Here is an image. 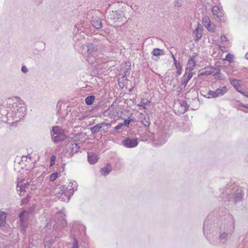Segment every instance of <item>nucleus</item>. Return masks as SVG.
<instances>
[{"label": "nucleus", "mask_w": 248, "mask_h": 248, "mask_svg": "<svg viewBox=\"0 0 248 248\" xmlns=\"http://www.w3.org/2000/svg\"><path fill=\"white\" fill-rule=\"evenodd\" d=\"M210 216L208 217H209ZM209 218H207L203 224V232L210 243L214 246H221L226 244L228 238L233 232L235 229V219L230 213L225 215L221 221L222 225L219 227V235L218 237L215 236L212 232H208V225Z\"/></svg>", "instance_id": "f257e3e1"}, {"label": "nucleus", "mask_w": 248, "mask_h": 248, "mask_svg": "<svg viewBox=\"0 0 248 248\" xmlns=\"http://www.w3.org/2000/svg\"><path fill=\"white\" fill-rule=\"evenodd\" d=\"M26 110L24 102L18 97H13L0 108V118L5 123H8V120L17 122L24 117Z\"/></svg>", "instance_id": "f03ea898"}, {"label": "nucleus", "mask_w": 248, "mask_h": 248, "mask_svg": "<svg viewBox=\"0 0 248 248\" xmlns=\"http://www.w3.org/2000/svg\"><path fill=\"white\" fill-rule=\"evenodd\" d=\"M82 47V53L88 63L99 64L107 62V56L102 53L101 49L96 45L88 43Z\"/></svg>", "instance_id": "7ed1b4c3"}, {"label": "nucleus", "mask_w": 248, "mask_h": 248, "mask_svg": "<svg viewBox=\"0 0 248 248\" xmlns=\"http://www.w3.org/2000/svg\"><path fill=\"white\" fill-rule=\"evenodd\" d=\"M234 186H232V188L234 189ZM227 194V198L229 199V201L232 200L233 202L235 203L239 202L241 200L243 197V194L242 192V190L237 187L236 188V189L233 190V191L231 193L228 194V192H226Z\"/></svg>", "instance_id": "20e7f679"}, {"label": "nucleus", "mask_w": 248, "mask_h": 248, "mask_svg": "<svg viewBox=\"0 0 248 248\" xmlns=\"http://www.w3.org/2000/svg\"><path fill=\"white\" fill-rule=\"evenodd\" d=\"M212 13L214 18L219 22H223L225 21L224 12L221 7L218 5H215L212 7Z\"/></svg>", "instance_id": "39448f33"}, {"label": "nucleus", "mask_w": 248, "mask_h": 248, "mask_svg": "<svg viewBox=\"0 0 248 248\" xmlns=\"http://www.w3.org/2000/svg\"><path fill=\"white\" fill-rule=\"evenodd\" d=\"M227 91L228 90L226 86H223L220 88H217L215 91L209 90L206 94V97L208 98H211L220 97L224 95Z\"/></svg>", "instance_id": "423d86ee"}, {"label": "nucleus", "mask_w": 248, "mask_h": 248, "mask_svg": "<svg viewBox=\"0 0 248 248\" xmlns=\"http://www.w3.org/2000/svg\"><path fill=\"white\" fill-rule=\"evenodd\" d=\"M122 145L128 148H133L137 147L139 144L137 138H125L122 141Z\"/></svg>", "instance_id": "0eeeda50"}, {"label": "nucleus", "mask_w": 248, "mask_h": 248, "mask_svg": "<svg viewBox=\"0 0 248 248\" xmlns=\"http://www.w3.org/2000/svg\"><path fill=\"white\" fill-rule=\"evenodd\" d=\"M29 213L26 210H23L18 215L20 221V226L23 230H25L27 227V221Z\"/></svg>", "instance_id": "6e6552de"}, {"label": "nucleus", "mask_w": 248, "mask_h": 248, "mask_svg": "<svg viewBox=\"0 0 248 248\" xmlns=\"http://www.w3.org/2000/svg\"><path fill=\"white\" fill-rule=\"evenodd\" d=\"M216 70H217V71H220V69L219 66L215 67L213 66L205 67L204 68L199 71V74L202 76H208L215 73Z\"/></svg>", "instance_id": "1a4fd4ad"}, {"label": "nucleus", "mask_w": 248, "mask_h": 248, "mask_svg": "<svg viewBox=\"0 0 248 248\" xmlns=\"http://www.w3.org/2000/svg\"><path fill=\"white\" fill-rule=\"evenodd\" d=\"M80 146L78 143H71L69 145L68 150L67 151V152H69L68 157H72L75 153L78 152Z\"/></svg>", "instance_id": "9d476101"}, {"label": "nucleus", "mask_w": 248, "mask_h": 248, "mask_svg": "<svg viewBox=\"0 0 248 248\" xmlns=\"http://www.w3.org/2000/svg\"><path fill=\"white\" fill-rule=\"evenodd\" d=\"M113 12V18L115 20V22H118L120 20L122 22L126 23L127 20L125 21L124 18H125V16L123 11L121 10L115 11Z\"/></svg>", "instance_id": "9b49d317"}, {"label": "nucleus", "mask_w": 248, "mask_h": 248, "mask_svg": "<svg viewBox=\"0 0 248 248\" xmlns=\"http://www.w3.org/2000/svg\"><path fill=\"white\" fill-rule=\"evenodd\" d=\"M202 23L208 31L212 32L215 31V28L211 25V21L208 16H204L202 18Z\"/></svg>", "instance_id": "f8f14e48"}, {"label": "nucleus", "mask_w": 248, "mask_h": 248, "mask_svg": "<svg viewBox=\"0 0 248 248\" xmlns=\"http://www.w3.org/2000/svg\"><path fill=\"white\" fill-rule=\"evenodd\" d=\"M196 56L193 55L192 57H190V58L188 60V62L186 65V73L191 72L193 70L195 67L196 63L195 62Z\"/></svg>", "instance_id": "ddd939ff"}, {"label": "nucleus", "mask_w": 248, "mask_h": 248, "mask_svg": "<svg viewBox=\"0 0 248 248\" xmlns=\"http://www.w3.org/2000/svg\"><path fill=\"white\" fill-rule=\"evenodd\" d=\"M125 65L126 67L124 68V66L121 68L120 74L122 77H127L130 74V63L129 62H125Z\"/></svg>", "instance_id": "4468645a"}, {"label": "nucleus", "mask_w": 248, "mask_h": 248, "mask_svg": "<svg viewBox=\"0 0 248 248\" xmlns=\"http://www.w3.org/2000/svg\"><path fill=\"white\" fill-rule=\"evenodd\" d=\"M98 156L92 152L88 153V160L90 164H94L98 160Z\"/></svg>", "instance_id": "2eb2a0df"}, {"label": "nucleus", "mask_w": 248, "mask_h": 248, "mask_svg": "<svg viewBox=\"0 0 248 248\" xmlns=\"http://www.w3.org/2000/svg\"><path fill=\"white\" fill-rule=\"evenodd\" d=\"M93 26L97 30H100L102 28L101 19L97 17H93L91 20Z\"/></svg>", "instance_id": "dca6fc26"}, {"label": "nucleus", "mask_w": 248, "mask_h": 248, "mask_svg": "<svg viewBox=\"0 0 248 248\" xmlns=\"http://www.w3.org/2000/svg\"><path fill=\"white\" fill-rule=\"evenodd\" d=\"M193 34L195 35V41H198L202 35V27L198 24L197 28L193 31Z\"/></svg>", "instance_id": "f3484780"}, {"label": "nucleus", "mask_w": 248, "mask_h": 248, "mask_svg": "<svg viewBox=\"0 0 248 248\" xmlns=\"http://www.w3.org/2000/svg\"><path fill=\"white\" fill-rule=\"evenodd\" d=\"M51 137L52 141L55 143L63 141L66 139V136L64 133L60 134H57Z\"/></svg>", "instance_id": "a211bd4d"}, {"label": "nucleus", "mask_w": 248, "mask_h": 248, "mask_svg": "<svg viewBox=\"0 0 248 248\" xmlns=\"http://www.w3.org/2000/svg\"><path fill=\"white\" fill-rule=\"evenodd\" d=\"M30 185L29 183H27L24 185L19 184V183L17 184V191L20 192V195H21L22 192H26L27 189H29Z\"/></svg>", "instance_id": "6ab92c4d"}, {"label": "nucleus", "mask_w": 248, "mask_h": 248, "mask_svg": "<svg viewBox=\"0 0 248 248\" xmlns=\"http://www.w3.org/2000/svg\"><path fill=\"white\" fill-rule=\"evenodd\" d=\"M71 194L68 190H66V192H62L61 195L59 197V199L62 201L65 202H68L70 200L71 197Z\"/></svg>", "instance_id": "aec40b11"}, {"label": "nucleus", "mask_w": 248, "mask_h": 248, "mask_svg": "<svg viewBox=\"0 0 248 248\" xmlns=\"http://www.w3.org/2000/svg\"><path fill=\"white\" fill-rule=\"evenodd\" d=\"M90 130L92 134H94L98 132L103 131V126L101 123L96 124L93 127L90 128Z\"/></svg>", "instance_id": "412c9836"}, {"label": "nucleus", "mask_w": 248, "mask_h": 248, "mask_svg": "<svg viewBox=\"0 0 248 248\" xmlns=\"http://www.w3.org/2000/svg\"><path fill=\"white\" fill-rule=\"evenodd\" d=\"M64 131L58 126H54L52 127L51 130L50 131L51 136H54L57 134H60L63 133Z\"/></svg>", "instance_id": "4be33fe9"}, {"label": "nucleus", "mask_w": 248, "mask_h": 248, "mask_svg": "<svg viewBox=\"0 0 248 248\" xmlns=\"http://www.w3.org/2000/svg\"><path fill=\"white\" fill-rule=\"evenodd\" d=\"M57 227V223L55 220L53 219H50L48 221L46 225V229H50L52 227L53 230H55Z\"/></svg>", "instance_id": "5701e85b"}, {"label": "nucleus", "mask_w": 248, "mask_h": 248, "mask_svg": "<svg viewBox=\"0 0 248 248\" xmlns=\"http://www.w3.org/2000/svg\"><path fill=\"white\" fill-rule=\"evenodd\" d=\"M6 214L5 212H0V226L4 227L6 224Z\"/></svg>", "instance_id": "b1692460"}, {"label": "nucleus", "mask_w": 248, "mask_h": 248, "mask_svg": "<svg viewBox=\"0 0 248 248\" xmlns=\"http://www.w3.org/2000/svg\"><path fill=\"white\" fill-rule=\"evenodd\" d=\"M70 184H71L70 188L68 191L71 195H73L74 191L77 189L78 184L75 181H73L70 182Z\"/></svg>", "instance_id": "393cba45"}, {"label": "nucleus", "mask_w": 248, "mask_h": 248, "mask_svg": "<svg viewBox=\"0 0 248 248\" xmlns=\"http://www.w3.org/2000/svg\"><path fill=\"white\" fill-rule=\"evenodd\" d=\"M141 123L144 126L148 127L150 125V121L148 115H144L141 118Z\"/></svg>", "instance_id": "a878e982"}, {"label": "nucleus", "mask_w": 248, "mask_h": 248, "mask_svg": "<svg viewBox=\"0 0 248 248\" xmlns=\"http://www.w3.org/2000/svg\"><path fill=\"white\" fill-rule=\"evenodd\" d=\"M151 102L148 100H145L144 99H142L141 101L138 104V106L139 107H141L143 109H146V106L149 105Z\"/></svg>", "instance_id": "bb28decb"}, {"label": "nucleus", "mask_w": 248, "mask_h": 248, "mask_svg": "<svg viewBox=\"0 0 248 248\" xmlns=\"http://www.w3.org/2000/svg\"><path fill=\"white\" fill-rule=\"evenodd\" d=\"M220 71L216 70L215 73L214 74V78L217 80H224L225 77L223 74L221 73Z\"/></svg>", "instance_id": "cd10ccee"}, {"label": "nucleus", "mask_w": 248, "mask_h": 248, "mask_svg": "<svg viewBox=\"0 0 248 248\" xmlns=\"http://www.w3.org/2000/svg\"><path fill=\"white\" fill-rule=\"evenodd\" d=\"M95 100V96L94 95H90L86 97L85 99V103L88 105H92Z\"/></svg>", "instance_id": "c85d7f7f"}, {"label": "nucleus", "mask_w": 248, "mask_h": 248, "mask_svg": "<svg viewBox=\"0 0 248 248\" xmlns=\"http://www.w3.org/2000/svg\"><path fill=\"white\" fill-rule=\"evenodd\" d=\"M231 84L234 87L235 89L236 88H239L240 86V81L236 79H232V78H229Z\"/></svg>", "instance_id": "c756f323"}, {"label": "nucleus", "mask_w": 248, "mask_h": 248, "mask_svg": "<svg viewBox=\"0 0 248 248\" xmlns=\"http://www.w3.org/2000/svg\"><path fill=\"white\" fill-rule=\"evenodd\" d=\"M111 171V169L110 168L106 167L101 169L100 172L102 175L106 176Z\"/></svg>", "instance_id": "7c9ffc66"}, {"label": "nucleus", "mask_w": 248, "mask_h": 248, "mask_svg": "<svg viewBox=\"0 0 248 248\" xmlns=\"http://www.w3.org/2000/svg\"><path fill=\"white\" fill-rule=\"evenodd\" d=\"M162 51V50H161L160 49L155 48L153 49L152 54L154 56H158L162 54L161 53Z\"/></svg>", "instance_id": "2f4dec72"}, {"label": "nucleus", "mask_w": 248, "mask_h": 248, "mask_svg": "<svg viewBox=\"0 0 248 248\" xmlns=\"http://www.w3.org/2000/svg\"><path fill=\"white\" fill-rule=\"evenodd\" d=\"M193 76V73L192 72V71L186 73V70L185 71V74L183 75V76L188 80H189L192 78Z\"/></svg>", "instance_id": "473e14b6"}, {"label": "nucleus", "mask_w": 248, "mask_h": 248, "mask_svg": "<svg viewBox=\"0 0 248 248\" xmlns=\"http://www.w3.org/2000/svg\"><path fill=\"white\" fill-rule=\"evenodd\" d=\"M58 172H53L50 175V180L52 182H54L58 176Z\"/></svg>", "instance_id": "72a5a7b5"}, {"label": "nucleus", "mask_w": 248, "mask_h": 248, "mask_svg": "<svg viewBox=\"0 0 248 248\" xmlns=\"http://www.w3.org/2000/svg\"><path fill=\"white\" fill-rule=\"evenodd\" d=\"M233 58V55L231 53H228L226 55L225 60L231 62H232V59Z\"/></svg>", "instance_id": "f704fd0d"}, {"label": "nucleus", "mask_w": 248, "mask_h": 248, "mask_svg": "<svg viewBox=\"0 0 248 248\" xmlns=\"http://www.w3.org/2000/svg\"><path fill=\"white\" fill-rule=\"evenodd\" d=\"M44 246L45 248H49L51 246L47 241V236H46L44 238Z\"/></svg>", "instance_id": "c9c22d12"}, {"label": "nucleus", "mask_w": 248, "mask_h": 248, "mask_svg": "<svg viewBox=\"0 0 248 248\" xmlns=\"http://www.w3.org/2000/svg\"><path fill=\"white\" fill-rule=\"evenodd\" d=\"M188 81L189 80L188 79H187L186 78H185L183 76L182 79V85H184V87H185L186 86V85H187Z\"/></svg>", "instance_id": "e433bc0d"}, {"label": "nucleus", "mask_w": 248, "mask_h": 248, "mask_svg": "<svg viewBox=\"0 0 248 248\" xmlns=\"http://www.w3.org/2000/svg\"><path fill=\"white\" fill-rule=\"evenodd\" d=\"M56 160V156L54 155H52L50 157V166H52L55 164Z\"/></svg>", "instance_id": "4c0bfd02"}, {"label": "nucleus", "mask_w": 248, "mask_h": 248, "mask_svg": "<svg viewBox=\"0 0 248 248\" xmlns=\"http://www.w3.org/2000/svg\"><path fill=\"white\" fill-rule=\"evenodd\" d=\"M132 121V119L129 118L128 119H125L124 121V123H122V124H124V125H125V126H128L130 123Z\"/></svg>", "instance_id": "58836bf2"}, {"label": "nucleus", "mask_w": 248, "mask_h": 248, "mask_svg": "<svg viewBox=\"0 0 248 248\" xmlns=\"http://www.w3.org/2000/svg\"><path fill=\"white\" fill-rule=\"evenodd\" d=\"M39 186L38 183L32 184L31 185V190H35Z\"/></svg>", "instance_id": "ea45409f"}, {"label": "nucleus", "mask_w": 248, "mask_h": 248, "mask_svg": "<svg viewBox=\"0 0 248 248\" xmlns=\"http://www.w3.org/2000/svg\"><path fill=\"white\" fill-rule=\"evenodd\" d=\"M174 64L176 67V69H182V66L181 64L179 62H174Z\"/></svg>", "instance_id": "a19ab883"}, {"label": "nucleus", "mask_w": 248, "mask_h": 248, "mask_svg": "<svg viewBox=\"0 0 248 248\" xmlns=\"http://www.w3.org/2000/svg\"><path fill=\"white\" fill-rule=\"evenodd\" d=\"M21 71L24 74H26L28 72V70L25 65L22 66Z\"/></svg>", "instance_id": "79ce46f5"}, {"label": "nucleus", "mask_w": 248, "mask_h": 248, "mask_svg": "<svg viewBox=\"0 0 248 248\" xmlns=\"http://www.w3.org/2000/svg\"><path fill=\"white\" fill-rule=\"evenodd\" d=\"M124 125V124H122V123H119L117 125H116L115 127H114V129L115 130H118L119 129H121L123 126Z\"/></svg>", "instance_id": "37998d69"}, {"label": "nucleus", "mask_w": 248, "mask_h": 248, "mask_svg": "<svg viewBox=\"0 0 248 248\" xmlns=\"http://www.w3.org/2000/svg\"><path fill=\"white\" fill-rule=\"evenodd\" d=\"M78 248V241L75 239L74 242L73 244V248Z\"/></svg>", "instance_id": "c03bdc74"}, {"label": "nucleus", "mask_w": 248, "mask_h": 248, "mask_svg": "<svg viewBox=\"0 0 248 248\" xmlns=\"http://www.w3.org/2000/svg\"><path fill=\"white\" fill-rule=\"evenodd\" d=\"M220 39L222 42H226L228 41L227 38L225 35H221Z\"/></svg>", "instance_id": "a18cd8bd"}, {"label": "nucleus", "mask_w": 248, "mask_h": 248, "mask_svg": "<svg viewBox=\"0 0 248 248\" xmlns=\"http://www.w3.org/2000/svg\"><path fill=\"white\" fill-rule=\"evenodd\" d=\"M66 189H67V187H66L65 186H61V191H62V192H66V191L67 190Z\"/></svg>", "instance_id": "49530a36"}, {"label": "nucleus", "mask_w": 248, "mask_h": 248, "mask_svg": "<svg viewBox=\"0 0 248 248\" xmlns=\"http://www.w3.org/2000/svg\"><path fill=\"white\" fill-rule=\"evenodd\" d=\"M101 124L102 125L103 127L107 126L108 128L110 126V124L106 123H101Z\"/></svg>", "instance_id": "de8ad7c7"}, {"label": "nucleus", "mask_w": 248, "mask_h": 248, "mask_svg": "<svg viewBox=\"0 0 248 248\" xmlns=\"http://www.w3.org/2000/svg\"><path fill=\"white\" fill-rule=\"evenodd\" d=\"M35 2V3L36 4H41L42 1H43V0H33Z\"/></svg>", "instance_id": "09e8293b"}, {"label": "nucleus", "mask_w": 248, "mask_h": 248, "mask_svg": "<svg viewBox=\"0 0 248 248\" xmlns=\"http://www.w3.org/2000/svg\"><path fill=\"white\" fill-rule=\"evenodd\" d=\"M27 202H28L27 198H25V199H22L21 202V204H23L27 203Z\"/></svg>", "instance_id": "8fccbe9b"}, {"label": "nucleus", "mask_w": 248, "mask_h": 248, "mask_svg": "<svg viewBox=\"0 0 248 248\" xmlns=\"http://www.w3.org/2000/svg\"><path fill=\"white\" fill-rule=\"evenodd\" d=\"M182 73V69H177V74L179 76Z\"/></svg>", "instance_id": "3c124183"}, {"label": "nucleus", "mask_w": 248, "mask_h": 248, "mask_svg": "<svg viewBox=\"0 0 248 248\" xmlns=\"http://www.w3.org/2000/svg\"><path fill=\"white\" fill-rule=\"evenodd\" d=\"M47 241H48V242L49 243V244L50 245V246L52 245V244H53V240L52 239H50L48 237H47Z\"/></svg>", "instance_id": "603ef678"}, {"label": "nucleus", "mask_w": 248, "mask_h": 248, "mask_svg": "<svg viewBox=\"0 0 248 248\" xmlns=\"http://www.w3.org/2000/svg\"><path fill=\"white\" fill-rule=\"evenodd\" d=\"M171 57L173 59V62H177V60H176V59L174 55L173 54H171Z\"/></svg>", "instance_id": "864d4df0"}, {"label": "nucleus", "mask_w": 248, "mask_h": 248, "mask_svg": "<svg viewBox=\"0 0 248 248\" xmlns=\"http://www.w3.org/2000/svg\"><path fill=\"white\" fill-rule=\"evenodd\" d=\"M181 6V4L179 3L178 1H177L176 3L175 4V7H180Z\"/></svg>", "instance_id": "5fc2aeb1"}, {"label": "nucleus", "mask_w": 248, "mask_h": 248, "mask_svg": "<svg viewBox=\"0 0 248 248\" xmlns=\"http://www.w3.org/2000/svg\"><path fill=\"white\" fill-rule=\"evenodd\" d=\"M242 92L243 93H242V94H243L245 96L248 97V92H243V91H242Z\"/></svg>", "instance_id": "6e6d98bb"}, {"label": "nucleus", "mask_w": 248, "mask_h": 248, "mask_svg": "<svg viewBox=\"0 0 248 248\" xmlns=\"http://www.w3.org/2000/svg\"><path fill=\"white\" fill-rule=\"evenodd\" d=\"M239 88H236V89H235V90L238 91L239 93H243L242 92V91L241 90H239Z\"/></svg>", "instance_id": "4d7b16f0"}, {"label": "nucleus", "mask_w": 248, "mask_h": 248, "mask_svg": "<svg viewBox=\"0 0 248 248\" xmlns=\"http://www.w3.org/2000/svg\"><path fill=\"white\" fill-rule=\"evenodd\" d=\"M245 57L247 59H248V52L246 54Z\"/></svg>", "instance_id": "13d9d810"}, {"label": "nucleus", "mask_w": 248, "mask_h": 248, "mask_svg": "<svg viewBox=\"0 0 248 248\" xmlns=\"http://www.w3.org/2000/svg\"><path fill=\"white\" fill-rule=\"evenodd\" d=\"M244 107L248 108V105H245L244 106Z\"/></svg>", "instance_id": "bf43d9fd"}, {"label": "nucleus", "mask_w": 248, "mask_h": 248, "mask_svg": "<svg viewBox=\"0 0 248 248\" xmlns=\"http://www.w3.org/2000/svg\"><path fill=\"white\" fill-rule=\"evenodd\" d=\"M79 227L80 228H82V229H84V227H83V226H79Z\"/></svg>", "instance_id": "052dcab7"}, {"label": "nucleus", "mask_w": 248, "mask_h": 248, "mask_svg": "<svg viewBox=\"0 0 248 248\" xmlns=\"http://www.w3.org/2000/svg\"><path fill=\"white\" fill-rule=\"evenodd\" d=\"M63 222H64V223H66L65 220H64L63 219Z\"/></svg>", "instance_id": "680f3d73"}]
</instances>
